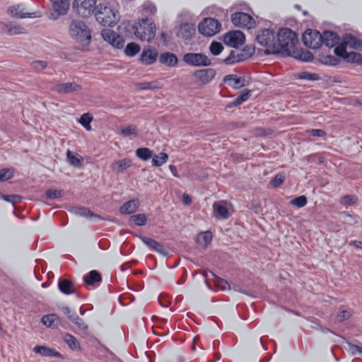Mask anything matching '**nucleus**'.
<instances>
[{
  "label": "nucleus",
  "mask_w": 362,
  "mask_h": 362,
  "mask_svg": "<svg viewBox=\"0 0 362 362\" xmlns=\"http://www.w3.org/2000/svg\"><path fill=\"white\" fill-rule=\"evenodd\" d=\"M0 197H1L2 199H4L5 201H6L8 202H11L13 204L20 202V200L21 199L19 195H16V194L0 195Z\"/></svg>",
  "instance_id": "nucleus-58"
},
{
  "label": "nucleus",
  "mask_w": 362,
  "mask_h": 362,
  "mask_svg": "<svg viewBox=\"0 0 362 362\" xmlns=\"http://www.w3.org/2000/svg\"><path fill=\"white\" fill-rule=\"evenodd\" d=\"M143 7L144 10L148 11L151 14H154L156 12V6L151 2L144 3Z\"/></svg>",
  "instance_id": "nucleus-63"
},
{
  "label": "nucleus",
  "mask_w": 362,
  "mask_h": 362,
  "mask_svg": "<svg viewBox=\"0 0 362 362\" xmlns=\"http://www.w3.org/2000/svg\"><path fill=\"white\" fill-rule=\"evenodd\" d=\"M213 211L216 218L226 219L229 216L228 210L223 202H214L213 204Z\"/></svg>",
  "instance_id": "nucleus-22"
},
{
  "label": "nucleus",
  "mask_w": 362,
  "mask_h": 362,
  "mask_svg": "<svg viewBox=\"0 0 362 362\" xmlns=\"http://www.w3.org/2000/svg\"><path fill=\"white\" fill-rule=\"evenodd\" d=\"M93 120V117L89 113L83 114L78 119L79 123L87 130L92 129L90 122Z\"/></svg>",
  "instance_id": "nucleus-40"
},
{
  "label": "nucleus",
  "mask_w": 362,
  "mask_h": 362,
  "mask_svg": "<svg viewBox=\"0 0 362 362\" xmlns=\"http://www.w3.org/2000/svg\"><path fill=\"white\" fill-rule=\"evenodd\" d=\"M70 37L76 42L88 45L91 42V32L88 25L82 20L73 19L69 26Z\"/></svg>",
  "instance_id": "nucleus-3"
},
{
  "label": "nucleus",
  "mask_w": 362,
  "mask_h": 362,
  "mask_svg": "<svg viewBox=\"0 0 362 362\" xmlns=\"http://www.w3.org/2000/svg\"><path fill=\"white\" fill-rule=\"evenodd\" d=\"M156 26L148 18L142 19L134 26V34L141 41L151 42L156 35Z\"/></svg>",
  "instance_id": "nucleus-5"
},
{
  "label": "nucleus",
  "mask_w": 362,
  "mask_h": 362,
  "mask_svg": "<svg viewBox=\"0 0 362 362\" xmlns=\"http://www.w3.org/2000/svg\"><path fill=\"white\" fill-rule=\"evenodd\" d=\"M158 301L163 308H168L171 305V296H158Z\"/></svg>",
  "instance_id": "nucleus-51"
},
{
  "label": "nucleus",
  "mask_w": 362,
  "mask_h": 362,
  "mask_svg": "<svg viewBox=\"0 0 362 362\" xmlns=\"http://www.w3.org/2000/svg\"><path fill=\"white\" fill-rule=\"evenodd\" d=\"M346 46L345 45L344 42H343L339 45H338L335 47V49H334L335 54L338 57H342L344 59L348 53L346 50Z\"/></svg>",
  "instance_id": "nucleus-50"
},
{
  "label": "nucleus",
  "mask_w": 362,
  "mask_h": 362,
  "mask_svg": "<svg viewBox=\"0 0 362 362\" xmlns=\"http://www.w3.org/2000/svg\"><path fill=\"white\" fill-rule=\"evenodd\" d=\"M223 49V47L222 44L216 41H213L209 47V50L211 53L214 56H217L219 54H221Z\"/></svg>",
  "instance_id": "nucleus-44"
},
{
  "label": "nucleus",
  "mask_w": 362,
  "mask_h": 362,
  "mask_svg": "<svg viewBox=\"0 0 362 362\" xmlns=\"http://www.w3.org/2000/svg\"><path fill=\"white\" fill-rule=\"evenodd\" d=\"M72 211L78 216L89 218L96 216L92 211H90L88 209L83 206H76L74 207Z\"/></svg>",
  "instance_id": "nucleus-38"
},
{
  "label": "nucleus",
  "mask_w": 362,
  "mask_h": 362,
  "mask_svg": "<svg viewBox=\"0 0 362 362\" xmlns=\"http://www.w3.org/2000/svg\"><path fill=\"white\" fill-rule=\"evenodd\" d=\"M344 59L347 62L360 64L362 62V56L358 52H351L347 53Z\"/></svg>",
  "instance_id": "nucleus-43"
},
{
  "label": "nucleus",
  "mask_w": 362,
  "mask_h": 362,
  "mask_svg": "<svg viewBox=\"0 0 362 362\" xmlns=\"http://www.w3.org/2000/svg\"><path fill=\"white\" fill-rule=\"evenodd\" d=\"M97 21L103 26H114L119 20V13L113 0L103 1L95 8Z\"/></svg>",
  "instance_id": "nucleus-1"
},
{
  "label": "nucleus",
  "mask_w": 362,
  "mask_h": 362,
  "mask_svg": "<svg viewBox=\"0 0 362 362\" xmlns=\"http://www.w3.org/2000/svg\"><path fill=\"white\" fill-rule=\"evenodd\" d=\"M223 81L233 88H239L244 86L243 83V80L234 74L226 75L223 78Z\"/></svg>",
  "instance_id": "nucleus-31"
},
{
  "label": "nucleus",
  "mask_w": 362,
  "mask_h": 362,
  "mask_svg": "<svg viewBox=\"0 0 362 362\" xmlns=\"http://www.w3.org/2000/svg\"><path fill=\"white\" fill-rule=\"evenodd\" d=\"M298 42L297 35L290 28L281 29L277 35V47L279 53L291 56L296 54V46Z\"/></svg>",
  "instance_id": "nucleus-2"
},
{
  "label": "nucleus",
  "mask_w": 362,
  "mask_h": 362,
  "mask_svg": "<svg viewBox=\"0 0 362 362\" xmlns=\"http://www.w3.org/2000/svg\"><path fill=\"white\" fill-rule=\"evenodd\" d=\"M101 35L105 41L110 43L114 47L120 49L124 47V38L115 31L110 29H103L101 31Z\"/></svg>",
  "instance_id": "nucleus-12"
},
{
  "label": "nucleus",
  "mask_w": 362,
  "mask_h": 362,
  "mask_svg": "<svg viewBox=\"0 0 362 362\" xmlns=\"http://www.w3.org/2000/svg\"><path fill=\"white\" fill-rule=\"evenodd\" d=\"M64 340L67 344L69 347L73 351H80L81 346L78 341L75 337L71 334H65L64 336Z\"/></svg>",
  "instance_id": "nucleus-34"
},
{
  "label": "nucleus",
  "mask_w": 362,
  "mask_h": 362,
  "mask_svg": "<svg viewBox=\"0 0 362 362\" xmlns=\"http://www.w3.org/2000/svg\"><path fill=\"white\" fill-rule=\"evenodd\" d=\"M139 206L137 200H130L122 204L120 207V212L123 214H131L134 213Z\"/></svg>",
  "instance_id": "nucleus-30"
},
{
  "label": "nucleus",
  "mask_w": 362,
  "mask_h": 362,
  "mask_svg": "<svg viewBox=\"0 0 362 362\" xmlns=\"http://www.w3.org/2000/svg\"><path fill=\"white\" fill-rule=\"evenodd\" d=\"M213 235L210 231H205L201 233L197 237V241L201 243H204L207 245L212 240Z\"/></svg>",
  "instance_id": "nucleus-45"
},
{
  "label": "nucleus",
  "mask_w": 362,
  "mask_h": 362,
  "mask_svg": "<svg viewBox=\"0 0 362 362\" xmlns=\"http://www.w3.org/2000/svg\"><path fill=\"white\" fill-rule=\"evenodd\" d=\"M344 42L345 45L351 48L358 49L362 46L361 41L351 35H346L344 37Z\"/></svg>",
  "instance_id": "nucleus-37"
},
{
  "label": "nucleus",
  "mask_w": 362,
  "mask_h": 362,
  "mask_svg": "<svg viewBox=\"0 0 362 362\" xmlns=\"http://www.w3.org/2000/svg\"><path fill=\"white\" fill-rule=\"evenodd\" d=\"M351 314L348 310H342L338 315L337 320L340 322L348 320L351 317Z\"/></svg>",
  "instance_id": "nucleus-62"
},
{
  "label": "nucleus",
  "mask_w": 362,
  "mask_h": 362,
  "mask_svg": "<svg viewBox=\"0 0 362 362\" xmlns=\"http://www.w3.org/2000/svg\"><path fill=\"white\" fill-rule=\"evenodd\" d=\"M83 281L87 285H94L101 281L102 278L99 272L96 270L90 271L88 274L83 276Z\"/></svg>",
  "instance_id": "nucleus-32"
},
{
  "label": "nucleus",
  "mask_w": 362,
  "mask_h": 362,
  "mask_svg": "<svg viewBox=\"0 0 362 362\" xmlns=\"http://www.w3.org/2000/svg\"><path fill=\"white\" fill-rule=\"evenodd\" d=\"M58 288L64 294H73L78 292V286L67 279L60 278L59 279Z\"/></svg>",
  "instance_id": "nucleus-16"
},
{
  "label": "nucleus",
  "mask_w": 362,
  "mask_h": 362,
  "mask_svg": "<svg viewBox=\"0 0 362 362\" xmlns=\"http://www.w3.org/2000/svg\"><path fill=\"white\" fill-rule=\"evenodd\" d=\"M195 33V27L192 23H183L180 25L177 36L185 40L190 39Z\"/></svg>",
  "instance_id": "nucleus-19"
},
{
  "label": "nucleus",
  "mask_w": 362,
  "mask_h": 362,
  "mask_svg": "<svg viewBox=\"0 0 362 362\" xmlns=\"http://www.w3.org/2000/svg\"><path fill=\"white\" fill-rule=\"evenodd\" d=\"M245 37L240 30H233L226 33L223 36V42L226 45L237 48L245 42Z\"/></svg>",
  "instance_id": "nucleus-11"
},
{
  "label": "nucleus",
  "mask_w": 362,
  "mask_h": 362,
  "mask_svg": "<svg viewBox=\"0 0 362 362\" xmlns=\"http://www.w3.org/2000/svg\"><path fill=\"white\" fill-rule=\"evenodd\" d=\"M13 177V172L8 168H4L0 170V182L6 181Z\"/></svg>",
  "instance_id": "nucleus-56"
},
{
  "label": "nucleus",
  "mask_w": 362,
  "mask_h": 362,
  "mask_svg": "<svg viewBox=\"0 0 362 362\" xmlns=\"http://www.w3.org/2000/svg\"><path fill=\"white\" fill-rule=\"evenodd\" d=\"M221 28V24L215 18H206L199 23V32L206 37H211L218 33Z\"/></svg>",
  "instance_id": "nucleus-8"
},
{
  "label": "nucleus",
  "mask_w": 362,
  "mask_h": 362,
  "mask_svg": "<svg viewBox=\"0 0 362 362\" xmlns=\"http://www.w3.org/2000/svg\"><path fill=\"white\" fill-rule=\"evenodd\" d=\"M132 165V161L130 159H123L118 161H115L112 164V168L113 170L116 171L117 173H122L124 172L127 168L130 167Z\"/></svg>",
  "instance_id": "nucleus-33"
},
{
  "label": "nucleus",
  "mask_w": 362,
  "mask_h": 362,
  "mask_svg": "<svg viewBox=\"0 0 362 362\" xmlns=\"http://www.w3.org/2000/svg\"><path fill=\"white\" fill-rule=\"evenodd\" d=\"M291 204L293 206H297L298 208H302L306 205L307 198L304 195L299 196L298 197L293 199L291 201Z\"/></svg>",
  "instance_id": "nucleus-49"
},
{
  "label": "nucleus",
  "mask_w": 362,
  "mask_h": 362,
  "mask_svg": "<svg viewBox=\"0 0 362 362\" xmlns=\"http://www.w3.org/2000/svg\"><path fill=\"white\" fill-rule=\"evenodd\" d=\"M356 199L354 196L346 195L341 199V203L345 205H350L354 203Z\"/></svg>",
  "instance_id": "nucleus-64"
},
{
  "label": "nucleus",
  "mask_w": 362,
  "mask_h": 362,
  "mask_svg": "<svg viewBox=\"0 0 362 362\" xmlns=\"http://www.w3.org/2000/svg\"><path fill=\"white\" fill-rule=\"evenodd\" d=\"M285 180V175L282 173H278L274 178L271 181V185L274 187L280 186Z\"/></svg>",
  "instance_id": "nucleus-55"
},
{
  "label": "nucleus",
  "mask_w": 362,
  "mask_h": 362,
  "mask_svg": "<svg viewBox=\"0 0 362 362\" xmlns=\"http://www.w3.org/2000/svg\"><path fill=\"white\" fill-rule=\"evenodd\" d=\"M293 56L304 62H311L314 58L313 54L308 50L301 52L298 57L294 54Z\"/></svg>",
  "instance_id": "nucleus-53"
},
{
  "label": "nucleus",
  "mask_w": 362,
  "mask_h": 362,
  "mask_svg": "<svg viewBox=\"0 0 362 362\" xmlns=\"http://www.w3.org/2000/svg\"><path fill=\"white\" fill-rule=\"evenodd\" d=\"M33 351L42 356L59 357L61 356L60 353L57 351L55 349H50L45 346H36L33 348Z\"/></svg>",
  "instance_id": "nucleus-26"
},
{
  "label": "nucleus",
  "mask_w": 362,
  "mask_h": 362,
  "mask_svg": "<svg viewBox=\"0 0 362 362\" xmlns=\"http://www.w3.org/2000/svg\"><path fill=\"white\" fill-rule=\"evenodd\" d=\"M182 61L188 66L194 67L209 66L211 60L201 52H188L183 55Z\"/></svg>",
  "instance_id": "nucleus-6"
},
{
  "label": "nucleus",
  "mask_w": 362,
  "mask_h": 362,
  "mask_svg": "<svg viewBox=\"0 0 362 362\" xmlns=\"http://www.w3.org/2000/svg\"><path fill=\"white\" fill-rule=\"evenodd\" d=\"M307 134L313 136H317V137H323L326 136V132L322 129H308L307 130Z\"/></svg>",
  "instance_id": "nucleus-60"
},
{
  "label": "nucleus",
  "mask_w": 362,
  "mask_h": 362,
  "mask_svg": "<svg viewBox=\"0 0 362 362\" xmlns=\"http://www.w3.org/2000/svg\"><path fill=\"white\" fill-rule=\"evenodd\" d=\"M168 159V156L164 152H160L155 155L152 158V165L155 167H159L165 164Z\"/></svg>",
  "instance_id": "nucleus-36"
},
{
  "label": "nucleus",
  "mask_w": 362,
  "mask_h": 362,
  "mask_svg": "<svg viewBox=\"0 0 362 362\" xmlns=\"http://www.w3.org/2000/svg\"><path fill=\"white\" fill-rule=\"evenodd\" d=\"M56 13H52L51 18L57 20L59 16L66 14L69 8V0H50Z\"/></svg>",
  "instance_id": "nucleus-14"
},
{
  "label": "nucleus",
  "mask_w": 362,
  "mask_h": 362,
  "mask_svg": "<svg viewBox=\"0 0 362 362\" xmlns=\"http://www.w3.org/2000/svg\"><path fill=\"white\" fill-rule=\"evenodd\" d=\"M322 44H324L328 47H333L338 44L339 37L332 31H324L321 34Z\"/></svg>",
  "instance_id": "nucleus-20"
},
{
  "label": "nucleus",
  "mask_w": 362,
  "mask_h": 362,
  "mask_svg": "<svg viewBox=\"0 0 362 362\" xmlns=\"http://www.w3.org/2000/svg\"><path fill=\"white\" fill-rule=\"evenodd\" d=\"M231 22L236 27L251 29L255 26V19L249 14L237 12L231 15Z\"/></svg>",
  "instance_id": "nucleus-9"
},
{
  "label": "nucleus",
  "mask_w": 362,
  "mask_h": 362,
  "mask_svg": "<svg viewBox=\"0 0 362 362\" xmlns=\"http://www.w3.org/2000/svg\"><path fill=\"white\" fill-rule=\"evenodd\" d=\"M134 299V296H119L117 298V300L119 303V304L122 306H126L131 303Z\"/></svg>",
  "instance_id": "nucleus-54"
},
{
  "label": "nucleus",
  "mask_w": 362,
  "mask_h": 362,
  "mask_svg": "<svg viewBox=\"0 0 362 362\" xmlns=\"http://www.w3.org/2000/svg\"><path fill=\"white\" fill-rule=\"evenodd\" d=\"M96 8V0H74L73 9L81 17H89Z\"/></svg>",
  "instance_id": "nucleus-7"
},
{
  "label": "nucleus",
  "mask_w": 362,
  "mask_h": 362,
  "mask_svg": "<svg viewBox=\"0 0 362 362\" xmlns=\"http://www.w3.org/2000/svg\"><path fill=\"white\" fill-rule=\"evenodd\" d=\"M158 57V53L156 49H144L140 56V61L143 64L151 65L156 62Z\"/></svg>",
  "instance_id": "nucleus-18"
},
{
  "label": "nucleus",
  "mask_w": 362,
  "mask_h": 362,
  "mask_svg": "<svg viewBox=\"0 0 362 362\" xmlns=\"http://www.w3.org/2000/svg\"><path fill=\"white\" fill-rule=\"evenodd\" d=\"M256 39L261 46L265 47L264 53L266 54L279 53L277 40H276L275 33L273 30L263 29L259 30L256 36Z\"/></svg>",
  "instance_id": "nucleus-4"
},
{
  "label": "nucleus",
  "mask_w": 362,
  "mask_h": 362,
  "mask_svg": "<svg viewBox=\"0 0 362 362\" xmlns=\"http://www.w3.org/2000/svg\"><path fill=\"white\" fill-rule=\"evenodd\" d=\"M66 158L71 165L76 168L81 167L83 158L81 156L78 154L74 155L70 150H68L66 151Z\"/></svg>",
  "instance_id": "nucleus-35"
},
{
  "label": "nucleus",
  "mask_w": 362,
  "mask_h": 362,
  "mask_svg": "<svg viewBox=\"0 0 362 362\" xmlns=\"http://www.w3.org/2000/svg\"><path fill=\"white\" fill-rule=\"evenodd\" d=\"M136 156L142 160H148L152 157V151L148 148H139L136 151Z\"/></svg>",
  "instance_id": "nucleus-39"
},
{
  "label": "nucleus",
  "mask_w": 362,
  "mask_h": 362,
  "mask_svg": "<svg viewBox=\"0 0 362 362\" xmlns=\"http://www.w3.org/2000/svg\"><path fill=\"white\" fill-rule=\"evenodd\" d=\"M47 66V62L45 61H35L32 63V67L37 71L45 69Z\"/></svg>",
  "instance_id": "nucleus-59"
},
{
  "label": "nucleus",
  "mask_w": 362,
  "mask_h": 362,
  "mask_svg": "<svg viewBox=\"0 0 362 362\" xmlns=\"http://www.w3.org/2000/svg\"><path fill=\"white\" fill-rule=\"evenodd\" d=\"M130 220L137 226H144L146 223V216L144 214L133 215L130 217Z\"/></svg>",
  "instance_id": "nucleus-46"
},
{
  "label": "nucleus",
  "mask_w": 362,
  "mask_h": 362,
  "mask_svg": "<svg viewBox=\"0 0 362 362\" xmlns=\"http://www.w3.org/2000/svg\"><path fill=\"white\" fill-rule=\"evenodd\" d=\"M4 28L3 30L8 35H15L19 34L25 33L26 31L24 28L21 27L19 25L7 22L3 23Z\"/></svg>",
  "instance_id": "nucleus-23"
},
{
  "label": "nucleus",
  "mask_w": 362,
  "mask_h": 362,
  "mask_svg": "<svg viewBox=\"0 0 362 362\" xmlns=\"http://www.w3.org/2000/svg\"><path fill=\"white\" fill-rule=\"evenodd\" d=\"M81 89V86L75 82L59 83L54 87V90L60 94H68L74 92H78Z\"/></svg>",
  "instance_id": "nucleus-17"
},
{
  "label": "nucleus",
  "mask_w": 362,
  "mask_h": 362,
  "mask_svg": "<svg viewBox=\"0 0 362 362\" xmlns=\"http://www.w3.org/2000/svg\"><path fill=\"white\" fill-rule=\"evenodd\" d=\"M243 54H235L234 52H231L230 55L223 59V62L226 64H233L236 62H239L243 60L245 58L243 57Z\"/></svg>",
  "instance_id": "nucleus-42"
},
{
  "label": "nucleus",
  "mask_w": 362,
  "mask_h": 362,
  "mask_svg": "<svg viewBox=\"0 0 362 362\" xmlns=\"http://www.w3.org/2000/svg\"><path fill=\"white\" fill-rule=\"evenodd\" d=\"M339 62V59L332 55H327L324 58V63L328 65L334 66L337 65Z\"/></svg>",
  "instance_id": "nucleus-61"
},
{
  "label": "nucleus",
  "mask_w": 362,
  "mask_h": 362,
  "mask_svg": "<svg viewBox=\"0 0 362 362\" xmlns=\"http://www.w3.org/2000/svg\"><path fill=\"white\" fill-rule=\"evenodd\" d=\"M251 96V90L244 89L241 93L231 103L227 105V108H232L241 105L245 101L247 100Z\"/></svg>",
  "instance_id": "nucleus-27"
},
{
  "label": "nucleus",
  "mask_w": 362,
  "mask_h": 362,
  "mask_svg": "<svg viewBox=\"0 0 362 362\" xmlns=\"http://www.w3.org/2000/svg\"><path fill=\"white\" fill-rule=\"evenodd\" d=\"M303 41L311 49H317L322 45L321 33L316 30H307L303 35Z\"/></svg>",
  "instance_id": "nucleus-10"
},
{
  "label": "nucleus",
  "mask_w": 362,
  "mask_h": 362,
  "mask_svg": "<svg viewBox=\"0 0 362 362\" xmlns=\"http://www.w3.org/2000/svg\"><path fill=\"white\" fill-rule=\"evenodd\" d=\"M8 12L9 14L15 18H24L30 16L29 13L23 12V5L16 4L8 7Z\"/></svg>",
  "instance_id": "nucleus-29"
},
{
  "label": "nucleus",
  "mask_w": 362,
  "mask_h": 362,
  "mask_svg": "<svg viewBox=\"0 0 362 362\" xmlns=\"http://www.w3.org/2000/svg\"><path fill=\"white\" fill-rule=\"evenodd\" d=\"M136 88L141 90H154L162 88L163 84L159 81L140 82L135 85Z\"/></svg>",
  "instance_id": "nucleus-28"
},
{
  "label": "nucleus",
  "mask_w": 362,
  "mask_h": 362,
  "mask_svg": "<svg viewBox=\"0 0 362 362\" xmlns=\"http://www.w3.org/2000/svg\"><path fill=\"white\" fill-rule=\"evenodd\" d=\"M64 313L68 317L71 321L80 320L83 323L82 319H81L76 313H73L71 308L68 306H63L62 308Z\"/></svg>",
  "instance_id": "nucleus-48"
},
{
  "label": "nucleus",
  "mask_w": 362,
  "mask_h": 362,
  "mask_svg": "<svg viewBox=\"0 0 362 362\" xmlns=\"http://www.w3.org/2000/svg\"><path fill=\"white\" fill-rule=\"evenodd\" d=\"M120 134H121V135H122L123 136H125V137L129 136L130 135L136 136L137 135L136 127L134 125H129V126L123 127L121 129Z\"/></svg>",
  "instance_id": "nucleus-47"
},
{
  "label": "nucleus",
  "mask_w": 362,
  "mask_h": 362,
  "mask_svg": "<svg viewBox=\"0 0 362 362\" xmlns=\"http://www.w3.org/2000/svg\"><path fill=\"white\" fill-rule=\"evenodd\" d=\"M141 239L142 242L150 248L161 255H167V252L163 246L156 240L147 237H141Z\"/></svg>",
  "instance_id": "nucleus-24"
},
{
  "label": "nucleus",
  "mask_w": 362,
  "mask_h": 362,
  "mask_svg": "<svg viewBox=\"0 0 362 362\" xmlns=\"http://www.w3.org/2000/svg\"><path fill=\"white\" fill-rule=\"evenodd\" d=\"M299 78L300 79H305V80H308V81H316L319 78V76L316 74H311V73H308V72H302L300 74Z\"/></svg>",
  "instance_id": "nucleus-57"
},
{
  "label": "nucleus",
  "mask_w": 362,
  "mask_h": 362,
  "mask_svg": "<svg viewBox=\"0 0 362 362\" xmlns=\"http://www.w3.org/2000/svg\"><path fill=\"white\" fill-rule=\"evenodd\" d=\"M139 51L140 46L135 42L129 43L124 50L125 54L129 57L136 55Z\"/></svg>",
  "instance_id": "nucleus-41"
},
{
  "label": "nucleus",
  "mask_w": 362,
  "mask_h": 362,
  "mask_svg": "<svg viewBox=\"0 0 362 362\" xmlns=\"http://www.w3.org/2000/svg\"><path fill=\"white\" fill-rule=\"evenodd\" d=\"M159 62L169 67H175L178 64L177 56L171 52H164L159 56Z\"/></svg>",
  "instance_id": "nucleus-21"
},
{
  "label": "nucleus",
  "mask_w": 362,
  "mask_h": 362,
  "mask_svg": "<svg viewBox=\"0 0 362 362\" xmlns=\"http://www.w3.org/2000/svg\"><path fill=\"white\" fill-rule=\"evenodd\" d=\"M203 276L205 277L206 281L209 280L210 278L211 277L215 286L221 291H226L230 290V286L229 283L227 281H226L225 279H221V278L218 277V276H216L211 271H210V270L205 271L203 273Z\"/></svg>",
  "instance_id": "nucleus-15"
},
{
  "label": "nucleus",
  "mask_w": 362,
  "mask_h": 362,
  "mask_svg": "<svg viewBox=\"0 0 362 362\" xmlns=\"http://www.w3.org/2000/svg\"><path fill=\"white\" fill-rule=\"evenodd\" d=\"M41 322L47 327L57 328L60 322V320L57 315L48 314L42 317Z\"/></svg>",
  "instance_id": "nucleus-25"
},
{
  "label": "nucleus",
  "mask_w": 362,
  "mask_h": 362,
  "mask_svg": "<svg viewBox=\"0 0 362 362\" xmlns=\"http://www.w3.org/2000/svg\"><path fill=\"white\" fill-rule=\"evenodd\" d=\"M216 72L215 69L209 68L205 69L196 70L193 76L197 78L201 85L209 83L215 77Z\"/></svg>",
  "instance_id": "nucleus-13"
},
{
  "label": "nucleus",
  "mask_w": 362,
  "mask_h": 362,
  "mask_svg": "<svg viewBox=\"0 0 362 362\" xmlns=\"http://www.w3.org/2000/svg\"><path fill=\"white\" fill-rule=\"evenodd\" d=\"M64 195V192L62 190L57 189H48L46 191V197L47 199H56L60 198Z\"/></svg>",
  "instance_id": "nucleus-52"
}]
</instances>
